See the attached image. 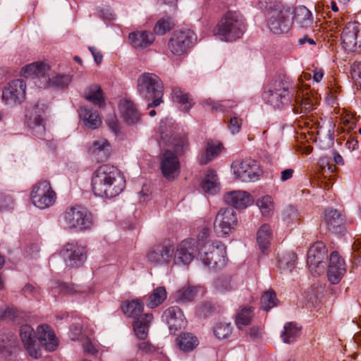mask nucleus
<instances>
[{"mask_svg": "<svg viewBox=\"0 0 361 361\" xmlns=\"http://www.w3.org/2000/svg\"><path fill=\"white\" fill-rule=\"evenodd\" d=\"M291 8L282 4H276L267 11V23L269 30L275 35L286 33L292 25Z\"/></svg>", "mask_w": 361, "mask_h": 361, "instance_id": "obj_7", "label": "nucleus"}, {"mask_svg": "<svg viewBox=\"0 0 361 361\" xmlns=\"http://www.w3.org/2000/svg\"><path fill=\"white\" fill-rule=\"evenodd\" d=\"M291 85L285 76L279 75L273 79L265 87L262 98L267 104L274 109H282L288 105L293 97Z\"/></svg>", "mask_w": 361, "mask_h": 361, "instance_id": "obj_4", "label": "nucleus"}, {"mask_svg": "<svg viewBox=\"0 0 361 361\" xmlns=\"http://www.w3.org/2000/svg\"><path fill=\"white\" fill-rule=\"evenodd\" d=\"M210 231L208 228H203L197 235V249L199 251H203V248L207 249L211 245L209 240ZM207 250H204L206 251Z\"/></svg>", "mask_w": 361, "mask_h": 361, "instance_id": "obj_52", "label": "nucleus"}, {"mask_svg": "<svg viewBox=\"0 0 361 361\" xmlns=\"http://www.w3.org/2000/svg\"><path fill=\"white\" fill-rule=\"evenodd\" d=\"M85 98L93 104L97 105L99 107L103 106L105 104L102 90L98 85L90 87L85 92Z\"/></svg>", "mask_w": 361, "mask_h": 361, "instance_id": "obj_42", "label": "nucleus"}, {"mask_svg": "<svg viewBox=\"0 0 361 361\" xmlns=\"http://www.w3.org/2000/svg\"><path fill=\"white\" fill-rule=\"evenodd\" d=\"M121 309L125 314L129 317L136 319L141 316L144 309L143 303L138 299L128 302L121 306Z\"/></svg>", "mask_w": 361, "mask_h": 361, "instance_id": "obj_40", "label": "nucleus"}, {"mask_svg": "<svg viewBox=\"0 0 361 361\" xmlns=\"http://www.w3.org/2000/svg\"><path fill=\"white\" fill-rule=\"evenodd\" d=\"M197 294V290L194 287H183L176 293V300L178 302H186L192 301Z\"/></svg>", "mask_w": 361, "mask_h": 361, "instance_id": "obj_51", "label": "nucleus"}, {"mask_svg": "<svg viewBox=\"0 0 361 361\" xmlns=\"http://www.w3.org/2000/svg\"><path fill=\"white\" fill-rule=\"evenodd\" d=\"M272 239V231L269 224H263L259 228L257 235V242L262 252H265L269 247Z\"/></svg>", "mask_w": 361, "mask_h": 361, "instance_id": "obj_37", "label": "nucleus"}, {"mask_svg": "<svg viewBox=\"0 0 361 361\" xmlns=\"http://www.w3.org/2000/svg\"><path fill=\"white\" fill-rule=\"evenodd\" d=\"M79 115L84 124L89 128L96 129L102 124V120L97 110L80 107Z\"/></svg>", "mask_w": 361, "mask_h": 361, "instance_id": "obj_33", "label": "nucleus"}, {"mask_svg": "<svg viewBox=\"0 0 361 361\" xmlns=\"http://www.w3.org/2000/svg\"><path fill=\"white\" fill-rule=\"evenodd\" d=\"M297 256L293 252H289L279 259V268L283 271H291L295 267Z\"/></svg>", "mask_w": 361, "mask_h": 361, "instance_id": "obj_48", "label": "nucleus"}, {"mask_svg": "<svg viewBox=\"0 0 361 361\" xmlns=\"http://www.w3.org/2000/svg\"><path fill=\"white\" fill-rule=\"evenodd\" d=\"M17 336L10 331L0 333V353L4 356H10L18 345Z\"/></svg>", "mask_w": 361, "mask_h": 361, "instance_id": "obj_32", "label": "nucleus"}, {"mask_svg": "<svg viewBox=\"0 0 361 361\" xmlns=\"http://www.w3.org/2000/svg\"><path fill=\"white\" fill-rule=\"evenodd\" d=\"M37 342L33 329L30 325H23L20 329V336L28 354L37 359L41 356L39 345L49 352L54 351L58 346V340L51 328L41 324L37 329Z\"/></svg>", "mask_w": 361, "mask_h": 361, "instance_id": "obj_2", "label": "nucleus"}, {"mask_svg": "<svg viewBox=\"0 0 361 361\" xmlns=\"http://www.w3.org/2000/svg\"><path fill=\"white\" fill-rule=\"evenodd\" d=\"M221 149V143L208 142L205 150L199 155V162L201 164H207L219 154Z\"/></svg>", "mask_w": 361, "mask_h": 361, "instance_id": "obj_39", "label": "nucleus"}, {"mask_svg": "<svg viewBox=\"0 0 361 361\" xmlns=\"http://www.w3.org/2000/svg\"><path fill=\"white\" fill-rule=\"evenodd\" d=\"M199 251L198 259L208 269L217 271L224 268L226 263V247L219 241L212 243L211 245Z\"/></svg>", "mask_w": 361, "mask_h": 361, "instance_id": "obj_9", "label": "nucleus"}, {"mask_svg": "<svg viewBox=\"0 0 361 361\" xmlns=\"http://www.w3.org/2000/svg\"><path fill=\"white\" fill-rule=\"evenodd\" d=\"M153 319L151 313H146L140 316L133 322V329L137 337L140 340H145L148 334L149 324Z\"/></svg>", "mask_w": 361, "mask_h": 361, "instance_id": "obj_34", "label": "nucleus"}, {"mask_svg": "<svg viewBox=\"0 0 361 361\" xmlns=\"http://www.w3.org/2000/svg\"><path fill=\"white\" fill-rule=\"evenodd\" d=\"M51 287L52 294L54 296L56 295V293L66 294L69 293L71 292V288L67 284L64 283H61L59 281L54 282V285H52Z\"/></svg>", "mask_w": 361, "mask_h": 361, "instance_id": "obj_56", "label": "nucleus"}, {"mask_svg": "<svg viewBox=\"0 0 361 361\" xmlns=\"http://www.w3.org/2000/svg\"><path fill=\"white\" fill-rule=\"evenodd\" d=\"M298 43L300 45H304L306 43H308L310 45H315L316 44V42L314 40V39L310 37L307 35H305L302 37L298 39Z\"/></svg>", "mask_w": 361, "mask_h": 361, "instance_id": "obj_64", "label": "nucleus"}, {"mask_svg": "<svg viewBox=\"0 0 361 361\" xmlns=\"http://www.w3.org/2000/svg\"><path fill=\"white\" fill-rule=\"evenodd\" d=\"M172 98L183 111H188L192 106V99L187 92L180 87H176L173 89Z\"/></svg>", "mask_w": 361, "mask_h": 361, "instance_id": "obj_36", "label": "nucleus"}, {"mask_svg": "<svg viewBox=\"0 0 361 361\" xmlns=\"http://www.w3.org/2000/svg\"><path fill=\"white\" fill-rule=\"evenodd\" d=\"M224 200L226 204L238 209H245L254 202L252 197L243 190L228 192L224 195Z\"/></svg>", "mask_w": 361, "mask_h": 361, "instance_id": "obj_25", "label": "nucleus"}, {"mask_svg": "<svg viewBox=\"0 0 361 361\" xmlns=\"http://www.w3.org/2000/svg\"><path fill=\"white\" fill-rule=\"evenodd\" d=\"M161 171L167 179H173L180 171V162L178 157L169 150H166L161 159Z\"/></svg>", "mask_w": 361, "mask_h": 361, "instance_id": "obj_24", "label": "nucleus"}, {"mask_svg": "<svg viewBox=\"0 0 361 361\" xmlns=\"http://www.w3.org/2000/svg\"><path fill=\"white\" fill-rule=\"evenodd\" d=\"M327 249L322 242L315 243L307 251V264L312 274L319 275L326 269Z\"/></svg>", "mask_w": 361, "mask_h": 361, "instance_id": "obj_12", "label": "nucleus"}, {"mask_svg": "<svg viewBox=\"0 0 361 361\" xmlns=\"http://www.w3.org/2000/svg\"><path fill=\"white\" fill-rule=\"evenodd\" d=\"M196 39V34L190 29L177 30L169 39L168 48L173 55L182 56L188 51Z\"/></svg>", "mask_w": 361, "mask_h": 361, "instance_id": "obj_10", "label": "nucleus"}, {"mask_svg": "<svg viewBox=\"0 0 361 361\" xmlns=\"http://www.w3.org/2000/svg\"><path fill=\"white\" fill-rule=\"evenodd\" d=\"M231 168L235 177L243 182H254L258 180L259 166L253 159L235 160L233 162Z\"/></svg>", "mask_w": 361, "mask_h": 361, "instance_id": "obj_14", "label": "nucleus"}, {"mask_svg": "<svg viewBox=\"0 0 361 361\" xmlns=\"http://www.w3.org/2000/svg\"><path fill=\"white\" fill-rule=\"evenodd\" d=\"M130 44L136 49H144L154 41V34L148 31H136L129 34Z\"/></svg>", "mask_w": 361, "mask_h": 361, "instance_id": "obj_31", "label": "nucleus"}, {"mask_svg": "<svg viewBox=\"0 0 361 361\" xmlns=\"http://www.w3.org/2000/svg\"><path fill=\"white\" fill-rule=\"evenodd\" d=\"M324 220L329 231L336 233L344 231V216L336 209H326L324 213Z\"/></svg>", "mask_w": 361, "mask_h": 361, "instance_id": "obj_26", "label": "nucleus"}, {"mask_svg": "<svg viewBox=\"0 0 361 361\" xmlns=\"http://www.w3.org/2000/svg\"><path fill=\"white\" fill-rule=\"evenodd\" d=\"M350 73L353 80L359 85L361 90V62L355 61L351 66Z\"/></svg>", "mask_w": 361, "mask_h": 361, "instance_id": "obj_54", "label": "nucleus"}, {"mask_svg": "<svg viewBox=\"0 0 361 361\" xmlns=\"http://www.w3.org/2000/svg\"><path fill=\"white\" fill-rule=\"evenodd\" d=\"M343 48L348 51H357L361 47V24L349 22L343 27L341 35Z\"/></svg>", "mask_w": 361, "mask_h": 361, "instance_id": "obj_15", "label": "nucleus"}, {"mask_svg": "<svg viewBox=\"0 0 361 361\" xmlns=\"http://www.w3.org/2000/svg\"><path fill=\"white\" fill-rule=\"evenodd\" d=\"M241 126L242 120L237 116H233L231 117L229 120L228 123V128L233 135H235L239 133Z\"/></svg>", "mask_w": 361, "mask_h": 361, "instance_id": "obj_55", "label": "nucleus"}, {"mask_svg": "<svg viewBox=\"0 0 361 361\" xmlns=\"http://www.w3.org/2000/svg\"><path fill=\"white\" fill-rule=\"evenodd\" d=\"M257 205L263 216H269L274 211L273 199L269 195H265L258 199L257 201Z\"/></svg>", "mask_w": 361, "mask_h": 361, "instance_id": "obj_50", "label": "nucleus"}, {"mask_svg": "<svg viewBox=\"0 0 361 361\" xmlns=\"http://www.w3.org/2000/svg\"><path fill=\"white\" fill-rule=\"evenodd\" d=\"M16 310L14 307H1L0 308V319L11 320L16 316Z\"/></svg>", "mask_w": 361, "mask_h": 361, "instance_id": "obj_57", "label": "nucleus"}, {"mask_svg": "<svg viewBox=\"0 0 361 361\" xmlns=\"http://www.w3.org/2000/svg\"><path fill=\"white\" fill-rule=\"evenodd\" d=\"M204 104L211 108L212 111L228 112L232 108L236 106L235 102L231 100L214 101L211 99H207Z\"/></svg>", "mask_w": 361, "mask_h": 361, "instance_id": "obj_41", "label": "nucleus"}, {"mask_svg": "<svg viewBox=\"0 0 361 361\" xmlns=\"http://www.w3.org/2000/svg\"><path fill=\"white\" fill-rule=\"evenodd\" d=\"M118 107L121 117L128 124H135L140 120V114L132 101L127 99H121Z\"/></svg>", "mask_w": 361, "mask_h": 361, "instance_id": "obj_27", "label": "nucleus"}, {"mask_svg": "<svg viewBox=\"0 0 361 361\" xmlns=\"http://www.w3.org/2000/svg\"><path fill=\"white\" fill-rule=\"evenodd\" d=\"M253 316L252 307H244L236 316L235 323L237 326L242 329L244 326L250 324Z\"/></svg>", "mask_w": 361, "mask_h": 361, "instance_id": "obj_46", "label": "nucleus"}, {"mask_svg": "<svg viewBox=\"0 0 361 361\" xmlns=\"http://www.w3.org/2000/svg\"><path fill=\"white\" fill-rule=\"evenodd\" d=\"M293 111L295 114H308L316 108V99L309 94L308 92L302 93L300 96L298 94L295 98Z\"/></svg>", "mask_w": 361, "mask_h": 361, "instance_id": "obj_30", "label": "nucleus"}, {"mask_svg": "<svg viewBox=\"0 0 361 361\" xmlns=\"http://www.w3.org/2000/svg\"><path fill=\"white\" fill-rule=\"evenodd\" d=\"M201 188L204 192L214 195L220 190V185L217 175L214 170L207 171L200 183Z\"/></svg>", "mask_w": 361, "mask_h": 361, "instance_id": "obj_35", "label": "nucleus"}, {"mask_svg": "<svg viewBox=\"0 0 361 361\" xmlns=\"http://www.w3.org/2000/svg\"><path fill=\"white\" fill-rule=\"evenodd\" d=\"M178 345L183 351L192 350L198 344L197 338L190 333H183L177 338Z\"/></svg>", "mask_w": 361, "mask_h": 361, "instance_id": "obj_43", "label": "nucleus"}, {"mask_svg": "<svg viewBox=\"0 0 361 361\" xmlns=\"http://www.w3.org/2000/svg\"><path fill=\"white\" fill-rule=\"evenodd\" d=\"M137 91L140 95L147 99L152 100L147 108L159 106L163 102L164 85L160 78L152 73H144L137 79Z\"/></svg>", "mask_w": 361, "mask_h": 361, "instance_id": "obj_5", "label": "nucleus"}, {"mask_svg": "<svg viewBox=\"0 0 361 361\" xmlns=\"http://www.w3.org/2000/svg\"><path fill=\"white\" fill-rule=\"evenodd\" d=\"M278 300L274 290H270L264 293L261 297V308L268 312L277 305Z\"/></svg>", "mask_w": 361, "mask_h": 361, "instance_id": "obj_47", "label": "nucleus"}, {"mask_svg": "<svg viewBox=\"0 0 361 361\" xmlns=\"http://www.w3.org/2000/svg\"><path fill=\"white\" fill-rule=\"evenodd\" d=\"M250 336L253 341H257L260 336V329L258 326H252L250 330Z\"/></svg>", "mask_w": 361, "mask_h": 361, "instance_id": "obj_63", "label": "nucleus"}, {"mask_svg": "<svg viewBox=\"0 0 361 361\" xmlns=\"http://www.w3.org/2000/svg\"><path fill=\"white\" fill-rule=\"evenodd\" d=\"M300 334V329L293 322L285 324L281 333V338L284 343H290L295 341Z\"/></svg>", "mask_w": 361, "mask_h": 361, "instance_id": "obj_44", "label": "nucleus"}, {"mask_svg": "<svg viewBox=\"0 0 361 361\" xmlns=\"http://www.w3.org/2000/svg\"><path fill=\"white\" fill-rule=\"evenodd\" d=\"M110 144L105 139L94 141L88 149L89 154L98 162L106 161L110 154Z\"/></svg>", "mask_w": 361, "mask_h": 361, "instance_id": "obj_29", "label": "nucleus"}, {"mask_svg": "<svg viewBox=\"0 0 361 361\" xmlns=\"http://www.w3.org/2000/svg\"><path fill=\"white\" fill-rule=\"evenodd\" d=\"M99 17L104 20H112L116 18L114 11L109 7L102 8L99 11Z\"/></svg>", "mask_w": 361, "mask_h": 361, "instance_id": "obj_59", "label": "nucleus"}, {"mask_svg": "<svg viewBox=\"0 0 361 361\" xmlns=\"http://www.w3.org/2000/svg\"><path fill=\"white\" fill-rule=\"evenodd\" d=\"M30 198L35 207L43 209L54 204L56 195L49 181L41 180L33 187Z\"/></svg>", "mask_w": 361, "mask_h": 361, "instance_id": "obj_11", "label": "nucleus"}, {"mask_svg": "<svg viewBox=\"0 0 361 361\" xmlns=\"http://www.w3.org/2000/svg\"><path fill=\"white\" fill-rule=\"evenodd\" d=\"M49 66L44 62H35L23 67L21 73L25 78H30L39 88H65L71 82L69 75H49Z\"/></svg>", "mask_w": 361, "mask_h": 361, "instance_id": "obj_3", "label": "nucleus"}, {"mask_svg": "<svg viewBox=\"0 0 361 361\" xmlns=\"http://www.w3.org/2000/svg\"><path fill=\"white\" fill-rule=\"evenodd\" d=\"M199 250L197 249L195 239H185L174 250V263L176 264H189L195 256L198 258Z\"/></svg>", "mask_w": 361, "mask_h": 361, "instance_id": "obj_18", "label": "nucleus"}, {"mask_svg": "<svg viewBox=\"0 0 361 361\" xmlns=\"http://www.w3.org/2000/svg\"><path fill=\"white\" fill-rule=\"evenodd\" d=\"M109 128L115 133L117 134L119 131V126L115 114H109L106 121Z\"/></svg>", "mask_w": 361, "mask_h": 361, "instance_id": "obj_58", "label": "nucleus"}, {"mask_svg": "<svg viewBox=\"0 0 361 361\" xmlns=\"http://www.w3.org/2000/svg\"><path fill=\"white\" fill-rule=\"evenodd\" d=\"M232 332V327L230 323L219 322L214 329V334L219 339L228 338Z\"/></svg>", "mask_w": 361, "mask_h": 361, "instance_id": "obj_53", "label": "nucleus"}, {"mask_svg": "<svg viewBox=\"0 0 361 361\" xmlns=\"http://www.w3.org/2000/svg\"><path fill=\"white\" fill-rule=\"evenodd\" d=\"M162 319L167 324L170 333L173 334L184 329L187 324L182 310L178 306L166 309L163 313Z\"/></svg>", "mask_w": 361, "mask_h": 361, "instance_id": "obj_23", "label": "nucleus"}, {"mask_svg": "<svg viewBox=\"0 0 361 361\" xmlns=\"http://www.w3.org/2000/svg\"><path fill=\"white\" fill-rule=\"evenodd\" d=\"M137 347L139 350L146 353H152L155 350L154 347L149 342L146 341L140 342Z\"/></svg>", "mask_w": 361, "mask_h": 361, "instance_id": "obj_60", "label": "nucleus"}, {"mask_svg": "<svg viewBox=\"0 0 361 361\" xmlns=\"http://www.w3.org/2000/svg\"><path fill=\"white\" fill-rule=\"evenodd\" d=\"M159 138L158 140L160 147H171L177 154L183 152L186 145V140L183 137L173 135L171 128H167L166 123L161 121L159 128Z\"/></svg>", "mask_w": 361, "mask_h": 361, "instance_id": "obj_21", "label": "nucleus"}, {"mask_svg": "<svg viewBox=\"0 0 361 361\" xmlns=\"http://www.w3.org/2000/svg\"><path fill=\"white\" fill-rule=\"evenodd\" d=\"M26 84L23 79L13 80L2 92V99L8 105L20 104L25 97Z\"/></svg>", "mask_w": 361, "mask_h": 361, "instance_id": "obj_20", "label": "nucleus"}, {"mask_svg": "<svg viewBox=\"0 0 361 361\" xmlns=\"http://www.w3.org/2000/svg\"><path fill=\"white\" fill-rule=\"evenodd\" d=\"M61 254L66 264L72 267L82 266L87 259L86 247L75 242L66 243Z\"/></svg>", "mask_w": 361, "mask_h": 361, "instance_id": "obj_17", "label": "nucleus"}, {"mask_svg": "<svg viewBox=\"0 0 361 361\" xmlns=\"http://www.w3.org/2000/svg\"><path fill=\"white\" fill-rule=\"evenodd\" d=\"M292 23L294 22L299 27L307 29L313 23L312 12L305 6H298L291 10Z\"/></svg>", "mask_w": 361, "mask_h": 361, "instance_id": "obj_28", "label": "nucleus"}, {"mask_svg": "<svg viewBox=\"0 0 361 361\" xmlns=\"http://www.w3.org/2000/svg\"><path fill=\"white\" fill-rule=\"evenodd\" d=\"M92 187L95 195L111 198L118 195L126 187V180L114 166L104 164L92 176Z\"/></svg>", "mask_w": 361, "mask_h": 361, "instance_id": "obj_1", "label": "nucleus"}, {"mask_svg": "<svg viewBox=\"0 0 361 361\" xmlns=\"http://www.w3.org/2000/svg\"><path fill=\"white\" fill-rule=\"evenodd\" d=\"M174 247L171 244L161 243L155 245L149 250L147 257L154 265H169L174 261Z\"/></svg>", "mask_w": 361, "mask_h": 361, "instance_id": "obj_19", "label": "nucleus"}, {"mask_svg": "<svg viewBox=\"0 0 361 361\" xmlns=\"http://www.w3.org/2000/svg\"><path fill=\"white\" fill-rule=\"evenodd\" d=\"M238 224L237 214L233 208L221 209L216 216L214 229L220 237L228 236Z\"/></svg>", "mask_w": 361, "mask_h": 361, "instance_id": "obj_13", "label": "nucleus"}, {"mask_svg": "<svg viewBox=\"0 0 361 361\" xmlns=\"http://www.w3.org/2000/svg\"><path fill=\"white\" fill-rule=\"evenodd\" d=\"M246 30L245 19L238 12H227L219 22L215 35L229 42L240 38Z\"/></svg>", "mask_w": 361, "mask_h": 361, "instance_id": "obj_6", "label": "nucleus"}, {"mask_svg": "<svg viewBox=\"0 0 361 361\" xmlns=\"http://www.w3.org/2000/svg\"><path fill=\"white\" fill-rule=\"evenodd\" d=\"M293 169H287L281 171V180L285 182L292 178L293 174Z\"/></svg>", "mask_w": 361, "mask_h": 361, "instance_id": "obj_62", "label": "nucleus"}, {"mask_svg": "<svg viewBox=\"0 0 361 361\" xmlns=\"http://www.w3.org/2000/svg\"><path fill=\"white\" fill-rule=\"evenodd\" d=\"M63 219L68 228L77 231H89L94 225L92 214L80 205L67 208Z\"/></svg>", "mask_w": 361, "mask_h": 361, "instance_id": "obj_8", "label": "nucleus"}, {"mask_svg": "<svg viewBox=\"0 0 361 361\" xmlns=\"http://www.w3.org/2000/svg\"><path fill=\"white\" fill-rule=\"evenodd\" d=\"M213 286L215 290L221 293L231 291L237 287L233 277L228 274H222L215 279Z\"/></svg>", "mask_w": 361, "mask_h": 361, "instance_id": "obj_38", "label": "nucleus"}, {"mask_svg": "<svg viewBox=\"0 0 361 361\" xmlns=\"http://www.w3.org/2000/svg\"><path fill=\"white\" fill-rule=\"evenodd\" d=\"M174 25L173 22L169 17L161 18L154 27V32L158 35H163L171 30Z\"/></svg>", "mask_w": 361, "mask_h": 361, "instance_id": "obj_49", "label": "nucleus"}, {"mask_svg": "<svg viewBox=\"0 0 361 361\" xmlns=\"http://www.w3.org/2000/svg\"><path fill=\"white\" fill-rule=\"evenodd\" d=\"M346 272V264L344 259L339 255L338 252L334 251L329 257L327 268V277L332 284L338 283Z\"/></svg>", "mask_w": 361, "mask_h": 361, "instance_id": "obj_22", "label": "nucleus"}, {"mask_svg": "<svg viewBox=\"0 0 361 361\" xmlns=\"http://www.w3.org/2000/svg\"><path fill=\"white\" fill-rule=\"evenodd\" d=\"M47 106L44 104H30L25 111V121L29 128L35 130V135L41 136L45 131L43 125Z\"/></svg>", "mask_w": 361, "mask_h": 361, "instance_id": "obj_16", "label": "nucleus"}, {"mask_svg": "<svg viewBox=\"0 0 361 361\" xmlns=\"http://www.w3.org/2000/svg\"><path fill=\"white\" fill-rule=\"evenodd\" d=\"M166 298V291L164 287H157L149 296L146 305L148 307L154 308L162 303Z\"/></svg>", "mask_w": 361, "mask_h": 361, "instance_id": "obj_45", "label": "nucleus"}, {"mask_svg": "<svg viewBox=\"0 0 361 361\" xmlns=\"http://www.w3.org/2000/svg\"><path fill=\"white\" fill-rule=\"evenodd\" d=\"M88 49L91 52L92 56L94 57V60L97 64L101 63L102 61L103 56L102 53L98 51L95 47H89Z\"/></svg>", "mask_w": 361, "mask_h": 361, "instance_id": "obj_61", "label": "nucleus"}]
</instances>
